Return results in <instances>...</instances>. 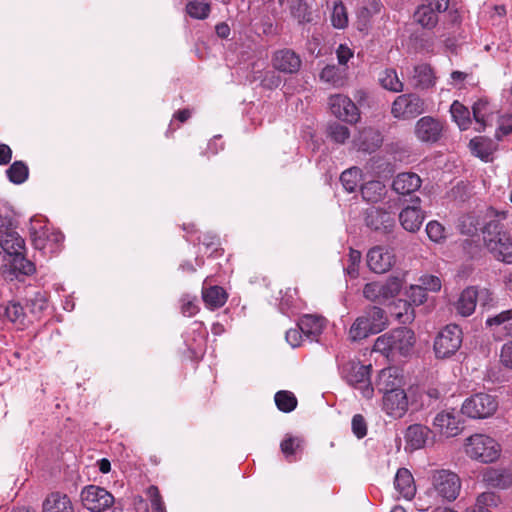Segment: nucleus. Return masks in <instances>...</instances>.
<instances>
[{"label":"nucleus","instance_id":"obj_4","mask_svg":"<svg viewBox=\"0 0 512 512\" xmlns=\"http://www.w3.org/2000/svg\"><path fill=\"white\" fill-rule=\"evenodd\" d=\"M483 239L485 246L495 259L512 264V241L509 235L502 231L499 223L489 222L484 227Z\"/></svg>","mask_w":512,"mask_h":512},{"label":"nucleus","instance_id":"obj_32","mask_svg":"<svg viewBox=\"0 0 512 512\" xmlns=\"http://www.w3.org/2000/svg\"><path fill=\"white\" fill-rule=\"evenodd\" d=\"M477 298L478 292L474 287L463 290L456 302L457 312L464 317L470 316L475 311Z\"/></svg>","mask_w":512,"mask_h":512},{"label":"nucleus","instance_id":"obj_61","mask_svg":"<svg viewBox=\"0 0 512 512\" xmlns=\"http://www.w3.org/2000/svg\"><path fill=\"white\" fill-rule=\"evenodd\" d=\"M512 134V116H502L499 119V126L496 131V137L501 139L502 136Z\"/></svg>","mask_w":512,"mask_h":512},{"label":"nucleus","instance_id":"obj_3","mask_svg":"<svg viewBox=\"0 0 512 512\" xmlns=\"http://www.w3.org/2000/svg\"><path fill=\"white\" fill-rule=\"evenodd\" d=\"M464 452L472 460L481 463L495 462L501 453L499 443L485 434H473L465 439Z\"/></svg>","mask_w":512,"mask_h":512},{"label":"nucleus","instance_id":"obj_11","mask_svg":"<svg viewBox=\"0 0 512 512\" xmlns=\"http://www.w3.org/2000/svg\"><path fill=\"white\" fill-rule=\"evenodd\" d=\"M81 500L88 510L103 512L113 505L114 496L102 487L88 485L81 491Z\"/></svg>","mask_w":512,"mask_h":512},{"label":"nucleus","instance_id":"obj_38","mask_svg":"<svg viewBox=\"0 0 512 512\" xmlns=\"http://www.w3.org/2000/svg\"><path fill=\"white\" fill-rule=\"evenodd\" d=\"M451 116L461 130H466L471 125V113L469 109L459 101H454L450 107Z\"/></svg>","mask_w":512,"mask_h":512},{"label":"nucleus","instance_id":"obj_51","mask_svg":"<svg viewBox=\"0 0 512 512\" xmlns=\"http://www.w3.org/2000/svg\"><path fill=\"white\" fill-rule=\"evenodd\" d=\"M373 350L385 355L386 357H394L391 332L379 336L373 345Z\"/></svg>","mask_w":512,"mask_h":512},{"label":"nucleus","instance_id":"obj_7","mask_svg":"<svg viewBox=\"0 0 512 512\" xmlns=\"http://www.w3.org/2000/svg\"><path fill=\"white\" fill-rule=\"evenodd\" d=\"M463 333L458 325L445 326L434 340V352L438 359H446L453 356L461 347Z\"/></svg>","mask_w":512,"mask_h":512},{"label":"nucleus","instance_id":"obj_1","mask_svg":"<svg viewBox=\"0 0 512 512\" xmlns=\"http://www.w3.org/2000/svg\"><path fill=\"white\" fill-rule=\"evenodd\" d=\"M0 247L5 254L1 269L6 278L12 280L19 275H31L35 272V265L23 255L25 242L17 231L8 229L1 233Z\"/></svg>","mask_w":512,"mask_h":512},{"label":"nucleus","instance_id":"obj_14","mask_svg":"<svg viewBox=\"0 0 512 512\" xmlns=\"http://www.w3.org/2000/svg\"><path fill=\"white\" fill-rule=\"evenodd\" d=\"M409 398L404 388L383 395L382 409L391 418L400 419L409 409Z\"/></svg>","mask_w":512,"mask_h":512},{"label":"nucleus","instance_id":"obj_56","mask_svg":"<svg viewBox=\"0 0 512 512\" xmlns=\"http://www.w3.org/2000/svg\"><path fill=\"white\" fill-rule=\"evenodd\" d=\"M396 306L404 309V312L395 313L396 318L401 323H409L414 319V310L410 303L407 301L398 300Z\"/></svg>","mask_w":512,"mask_h":512},{"label":"nucleus","instance_id":"obj_53","mask_svg":"<svg viewBox=\"0 0 512 512\" xmlns=\"http://www.w3.org/2000/svg\"><path fill=\"white\" fill-rule=\"evenodd\" d=\"M426 233L429 239L435 243H440L446 238L445 227L438 221H430L426 225Z\"/></svg>","mask_w":512,"mask_h":512},{"label":"nucleus","instance_id":"obj_41","mask_svg":"<svg viewBox=\"0 0 512 512\" xmlns=\"http://www.w3.org/2000/svg\"><path fill=\"white\" fill-rule=\"evenodd\" d=\"M499 498L493 492L480 494L473 506L466 509V512H490L489 507L497 506Z\"/></svg>","mask_w":512,"mask_h":512},{"label":"nucleus","instance_id":"obj_18","mask_svg":"<svg viewBox=\"0 0 512 512\" xmlns=\"http://www.w3.org/2000/svg\"><path fill=\"white\" fill-rule=\"evenodd\" d=\"M411 201L412 205L403 208L399 213V221L406 231L416 232L423 223L424 215L420 208V198L416 196Z\"/></svg>","mask_w":512,"mask_h":512},{"label":"nucleus","instance_id":"obj_28","mask_svg":"<svg viewBox=\"0 0 512 512\" xmlns=\"http://www.w3.org/2000/svg\"><path fill=\"white\" fill-rule=\"evenodd\" d=\"M43 512H74L72 502L66 494L51 493L43 502Z\"/></svg>","mask_w":512,"mask_h":512},{"label":"nucleus","instance_id":"obj_27","mask_svg":"<svg viewBox=\"0 0 512 512\" xmlns=\"http://www.w3.org/2000/svg\"><path fill=\"white\" fill-rule=\"evenodd\" d=\"M472 113L475 122L478 124L477 131H482L486 126L492 124L493 109L485 99H479L472 106Z\"/></svg>","mask_w":512,"mask_h":512},{"label":"nucleus","instance_id":"obj_62","mask_svg":"<svg viewBox=\"0 0 512 512\" xmlns=\"http://www.w3.org/2000/svg\"><path fill=\"white\" fill-rule=\"evenodd\" d=\"M500 362L504 367L512 369V341H509L502 346Z\"/></svg>","mask_w":512,"mask_h":512},{"label":"nucleus","instance_id":"obj_16","mask_svg":"<svg viewBox=\"0 0 512 512\" xmlns=\"http://www.w3.org/2000/svg\"><path fill=\"white\" fill-rule=\"evenodd\" d=\"M366 224L375 231L390 232L395 225L394 212L381 207H372L367 211Z\"/></svg>","mask_w":512,"mask_h":512},{"label":"nucleus","instance_id":"obj_63","mask_svg":"<svg viewBox=\"0 0 512 512\" xmlns=\"http://www.w3.org/2000/svg\"><path fill=\"white\" fill-rule=\"evenodd\" d=\"M302 337L303 333L299 329V326L297 325L296 328L290 329L286 332V341L291 345V347L296 348L301 345L302 343Z\"/></svg>","mask_w":512,"mask_h":512},{"label":"nucleus","instance_id":"obj_52","mask_svg":"<svg viewBox=\"0 0 512 512\" xmlns=\"http://www.w3.org/2000/svg\"><path fill=\"white\" fill-rule=\"evenodd\" d=\"M328 136L336 143L343 144L350 137V131L346 126L335 122L328 126Z\"/></svg>","mask_w":512,"mask_h":512},{"label":"nucleus","instance_id":"obj_36","mask_svg":"<svg viewBox=\"0 0 512 512\" xmlns=\"http://www.w3.org/2000/svg\"><path fill=\"white\" fill-rule=\"evenodd\" d=\"M413 80L416 87H432L435 84L434 72L429 65L419 64L414 68Z\"/></svg>","mask_w":512,"mask_h":512},{"label":"nucleus","instance_id":"obj_15","mask_svg":"<svg viewBox=\"0 0 512 512\" xmlns=\"http://www.w3.org/2000/svg\"><path fill=\"white\" fill-rule=\"evenodd\" d=\"M443 132L442 123L431 117H421L414 126V134L422 143H435L440 140Z\"/></svg>","mask_w":512,"mask_h":512},{"label":"nucleus","instance_id":"obj_55","mask_svg":"<svg viewBox=\"0 0 512 512\" xmlns=\"http://www.w3.org/2000/svg\"><path fill=\"white\" fill-rule=\"evenodd\" d=\"M406 296L410 303L419 306L426 300V292L423 290L422 285H411L406 291Z\"/></svg>","mask_w":512,"mask_h":512},{"label":"nucleus","instance_id":"obj_33","mask_svg":"<svg viewBox=\"0 0 512 512\" xmlns=\"http://www.w3.org/2000/svg\"><path fill=\"white\" fill-rule=\"evenodd\" d=\"M378 82L382 88L393 93L402 92L404 88L403 82L393 68H385L380 71L378 74Z\"/></svg>","mask_w":512,"mask_h":512},{"label":"nucleus","instance_id":"obj_45","mask_svg":"<svg viewBox=\"0 0 512 512\" xmlns=\"http://www.w3.org/2000/svg\"><path fill=\"white\" fill-rule=\"evenodd\" d=\"M277 408L285 413L293 411L297 406V399L290 391H278L274 397Z\"/></svg>","mask_w":512,"mask_h":512},{"label":"nucleus","instance_id":"obj_24","mask_svg":"<svg viewBox=\"0 0 512 512\" xmlns=\"http://www.w3.org/2000/svg\"><path fill=\"white\" fill-rule=\"evenodd\" d=\"M382 135L371 127L362 129L353 140L354 147L364 152H373L382 144Z\"/></svg>","mask_w":512,"mask_h":512},{"label":"nucleus","instance_id":"obj_25","mask_svg":"<svg viewBox=\"0 0 512 512\" xmlns=\"http://www.w3.org/2000/svg\"><path fill=\"white\" fill-rule=\"evenodd\" d=\"M485 324L494 333L512 337V309L504 310L497 315L488 317Z\"/></svg>","mask_w":512,"mask_h":512},{"label":"nucleus","instance_id":"obj_37","mask_svg":"<svg viewBox=\"0 0 512 512\" xmlns=\"http://www.w3.org/2000/svg\"><path fill=\"white\" fill-rule=\"evenodd\" d=\"M361 194L365 201L376 203L386 194V187L381 181H369L361 187Z\"/></svg>","mask_w":512,"mask_h":512},{"label":"nucleus","instance_id":"obj_47","mask_svg":"<svg viewBox=\"0 0 512 512\" xmlns=\"http://www.w3.org/2000/svg\"><path fill=\"white\" fill-rule=\"evenodd\" d=\"M302 447L303 439L292 435H287L280 444L281 452L289 461H291V457L301 450Z\"/></svg>","mask_w":512,"mask_h":512},{"label":"nucleus","instance_id":"obj_19","mask_svg":"<svg viewBox=\"0 0 512 512\" xmlns=\"http://www.w3.org/2000/svg\"><path fill=\"white\" fill-rule=\"evenodd\" d=\"M435 431L445 437H454L461 431L460 420L453 411L438 413L433 421Z\"/></svg>","mask_w":512,"mask_h":512},{"label":"nucleus","instance_id":"obj_34","mask_svg":"<svg viewBox=\"0 0 512 512\" xmlns=\"http://www.w3.org/2000/svg\"><path fill=\"white\" fill-rule=\"evenodd\" d=\"M414 21L424 29L431 30L438 23V13L425 4L420 5L413 15Z\"/></svg>","mask_w":512,"mask_h":512},{"label":"nucleus","instance_id":"obj_5","mask_svg":"<svg viewBox=\"0 0 512 512\" xmlns=\"http://www.w3.org/2000/svg\"><path fill=\"white\" fill-rule=\"evenodd\" d=\"M461 480L450 470H435L431 475V493L442 501H454L460 493Z\"/></svg>","mask_w":512,"mask_h":512},{"label":"nucleus","instance_id":"obj_17","mask_svg":"<svg viewBox=\"0 0 512 512\" xmlns=\"http://www.w3.org/2000/svg\"><path fill=\"white\" fill-rule=\"evenodd\" d=\"M405 380L401 371L396 367L382 369L377 377L376 387L380 393L386 395L404 388Z\"/></svg>","mask_w":512,"mask_h":512},{"label":"nucleus","instance_id":"obj_50","mask_svg":"<svg viewBox=\"0 0 512 512\" xmlns=\"http://www.w3.org/2000/svg\"><path fill=\"white\" fill-rule=\"evenodd\" d=\"M332 25L337 29H343L348 24L346 8L342 2H336L331 15Z\"/></svg>","mask_w":512,"mask_h":512},{"label":"nucleus","instance_id":"obj_20","mask_svg":"<svg viewBox=\"0 0 512 512\" xmlns=\"http://www.w3.org/2000/svg\"><path fill=\"white\" fill-rule=\"evenodd\" d=\"M273 67L283 73H296L301 67L300 57L290 49L275 52L272 59Z\"/></svg>","mask_w":512,"mask_h":512},{"label":"nucleus","instance_id":"obj_8","mask_svg":"<svg viewBox=\"0 0 512 512\" xmlns=\"http://www.w3.org/2000/svg\"><path fill=\"white\" fill-rule=\"evenodd\" d=\"M402 282V279L396 276L389 277L385 282H370L364 286L363 295L371 302L383 304L398 295Z\"/></svg>","mask_w":512,"mask_h":512},{"label":"nucleus","instance_id":"obj_54","mask_svg":"<svg viewBox=\"0 0 512 512\" xmlns=\"http://www.w3.org/2000/svg\"><path fill=\"white\" fill-rule=\"evenodd\" d=\"M146 494L150 500L152 512H166L164 502L156 486L152 485L148 487Z\"/></svg>","mask_w":512,"mask_h":512},{"label":"nucleus","instance_id":"obj_44","mask_svg":"<svg viewBox=\"0 0 512 512\" xmlns=\"http://www.w3.org/2000/svg\"><path fill=\"white\" fill-rule=\"evenodd\" d=\"M3 311L10 322L20 326L25 324L26 314L20 303L11 301L3 307Z\"/></svg>","mask_w":512,"mask_h":512},{"label":"nucleus","instance_id":"obj_60","mask_svg":"<svg viewBox=\"0 0 512 512\" xmlns=\"http://www.w3.org/2000/svg\"><path fill=\"white\" fill-rule=\"evenodd\" d=\"M352 431L357 438H363L367 433L366 422L362 415L356 414L352 418Z\"/></svg>","mask_w":512,"mask_h":512},{"label":"nucleus","instance_id":"obj_21","mask_svg":"<svg viewBox=\"0 0 512 512\" xmlns=\"http://www.w3.org/2000/svg\"><path fill=\"white\" fill-rule=\"evenodd\" d=\"M326 319L320 315L306 314L298 322L299 329L310 341H317L326 326Z\"/></svg>","mask_w":512,"mask_h":512},{"label":"nucleus","instance_id":"obj_2","mask_svg":"<svg viewBox=\"0 0 512 512\" xmlns=\"http://www.w3.org/2000/svg\"><path fill=\"white\" fill-rule=\"evenodd\" d=\"M30 234L36 249L44 254H57L64 241V235L47 225V219L43 216H34L30 221Z\"/></svg>","mask_w":512,"mask_h":512},{"label":"nucleus","instance_id":"obj_13","mask_svg":"<svg viewBox=\"0 0 512 512\" xmlns=\"http://www.w3.org/2000/svg\"><path fill=\"white\" fill-rule=\"evenodd\" d=\"M396 262V256L391 248L375 246L367 253V265L371 271L378 274L388 272Z\"/></svg>","mask_w":512,"mask_h":512},{"label":"nucleus","instance_id":"obj_23","mask_svg":"<svg viewBox=\"0 0 512 512\" xmlns=\"http://www.w3.org/2000/svg\"><path fill=\"white\" fill-rule=\"evenodd\" d=\"M391 340L394 357L396 355H408L415 342L414 333L408 328H399L391 331Z\"/></svg>","mask_w":512,"mask_h":512},{"label":"nucleus","instance_id":"obj_46","mask_svg":"<svg viewBox=\"0 0 512 512\" xmlns=\"http://www.w3.org/2000/svg\"><path fill=\"white\" fill-rule=\"evenodd\" d=\"M9 180L14 184H22L29 175L27 165L22 161H15L6 171Z\"/></svg>","mask_w":512,"mask_h":512},{"label":"nucleus","instance_id":"obj_49","mask_svg":"<svg viewBox=\"0 0 512 512\" xmlns=\"http://www.w3.org/2000/svg\"><path fill=\"white\" fill-rule=\"evenodd\" d=\"M187 14L198 20L206 19L210 13V5L199 1H190L186 5Z\"/></svg>","mask_w":512,"mask_h":512},{"label":"nucleus","instance_id":"obj_48","mask_svg":"<svg viewBox=\"0 0 512 512\" xmlns=\"http://www.w3.org/2000/svg\"><path fill=\"white\" fill-rule=\"evenodd\" d=\"M27 305L33 315L39 316L48 307L47 295L40 291L35 292L28 298Z\"/></svg>","mask_w":512,"mask_h":512},{"label":"nucleus","instance_id":"obj_43","mask_svg":"<svg viewBox=\"0 0 512 512\" xmlns=\"http://www.w3.org/2000/svg\"><path fill=\"white\" fill-rule=\"evenodd\" d=\"M365 316L372 326V333L377 334L386 328L387 318L383 309L376 306L371 307L366 311Z\"/></svg>","mask_w":512,"mask_h":512},{"label":"nucleus","instance_id":"obj_58","mask_svg":"<svg viewBox=\"0 0 512 512\" xmlns=\"http://www.w3.org/2000/svg\"><path fill=\"white\" fill-rule=\"evenodd\" d=\"M198 309L195 297L186 295L181 298V312L184 316L191 317L198 312Z\"/></svg>","mask_w":512,"mask_h":512},{"label":"nucleus","instance_id":"obj_12","mask_svg":"<svg viewBox=\"0 0 512 512\" xmlns=\"http://www.w3.org/2000/svg\"><path fill=\"white\" fill-rule=\"evenodd\" d=\"M328 105L331 113L338 119L355 124L360 119L359 109L346 95L334 94L329 97Z\"/></svg>","mask_w":512,"mask_h":512},{"label":"nucleus","instance_id":"obj_35","mask_svg":"<svg viewBox=\"0 0 512 512\" xmlns=\"http://www.w3.org/2000/svg\"><path fill=\"white\" fill-rule=\"evenodd\" d=\"M320 79L334 88H341L345 86L347 82L345 71L340 70L335 65H327L324 67L320 72Z\"/></svg>","mask_w":512,"mask_h":512},{"label":"nucleus","instance_id":"obj_57","mask_svg":"<svg viewBox=\"0 0 512 512\" xmlns=\"http://www.w3.org/2000/svg\"><path fill=\"white\" fill-rule=\"evenodd\" d=\"M419 285H422L423 290L437 292L441 289V281L434 275H423L419 279Z\"/></svg>","mask_w":512,"mask_h":512},{"label":"nucleus","instance_id":"obj_30","mask_svg":"<svg viewBox=\"0 0 512 512\" xmlns=\"http://www.w3.org/2000/svg\"><path fill=\"white\" fill-rule=\"evenodd\" d=\"M483 481L490 487L505 489L511 485L512 477L505 469L491 467L484 471Z\"/></svg>","mask_w":512,"mask_h":512},{"label":"nucleus","instance_id":"obj_42","mask_svg":"<svg viewBox=\"0 0 512 512\" xmlns=\"http://www.w3.org/2000/svg\"><path fill=\"white\" fill-rule=\"evenodd\" d=\"M362 180L361 170L357 167H351L344 172H342L340 176V181L348 192H354L359 186Z\"/></svg>","mask_w":512,"mask_h":512},{"label":"nucleus","instance_id":"obj_26","mask_svg":"<svg viewBox=\"0 0 512 512\" xmlns=\"http://www.w3.org/2000/svg\"><path fill=\"white\" fill-rule=\"evenodd\" d=\"M394 485L399 495L406 500H411L416 493L413 476L406 468H401L397 471Z\"/></svg>","mask_w":512,"mask_h":512},{"label":"nucleus","instance_id":"obj_22","mask_svg":"<svg viewBox=\"0 0 512 512\" xmlns=\"http://www.w3.org/2000/svg\"><path fill=\"white\" fill-rule=\"evenodd\" d=\"M422 185L421 178L413 172H402L395 176L392 189L399 195H411Z\"/></svg>","mask_w":512,"mask_h":512},{"label":"nucleus","instance_id":"obj_9","mask_svg":"<svg viewBox=\"0 0 512 512\" xmlns=\"http://www.w3.org/2000/svg\"><path fill=\"white\" fill-rule=\"evenodd\" d=\"M498 402L487 393H477L467 398L461 407V412L473 419L487 418L497 410Z\"/></svg>","mask_w":512,"mask_h":512},{"label":"nucleus","instance_id":"obj_40","mask_svg":"<svg viewBox=\"0 0 512 512\" xmlns=\"http://www.w3.org/2000/svg\"><path fill=\"white\" fill-rule=\"evenodd\" d=\"M469 147L473 155L484 161H488L493 152L492 142L484 137L473 138L469 143Z\"/></svg>","mask_w":512,"mask_h":512},{"label":"nucleus","instance_id":"obj_6","mask_svg":"<svg viewBox=\"0 0 512 512\" xmlns=\"http://www.w3.org/2000/svg\"><path fill=\"white\" fill-rule=\"evenodd\" d=\"M370 371V365L366 366L351 361L343 365L341 374L345 381L359 390L364 398L371 399L374 395V388L370 381Z\"/></svg>","mask_w":512,"mask_h":512},{"label":"nucleus","instance_id":"obj_10","mask_svg":"<svg viewBox=\"0 0 512 512\" xmlns=\"http://www.w3.org/2000/svg\"><path fill=\"white\" fill-rule=\"evenodd\" d=\"M425 111L424 101L415 94H402L391 105V114L398 120H409Z\"/></svg>","mask_w":512,"mask_h":512},{"label":"nucleus","instance_id":"obj_31","mask_svg":"<svg viewBox=\"0 0 512 512\" xmlns=\"http://www.w3.org/2000/svg\"><path fill=\"white\" fill-rule=\"evenodd\" d=\"M430 429L421 424H414L408 427L405 439L407 444L413 449H421L425 446L430 436Z\"/></svg>","mask_w":512,"mask_h":512},{"label":"nucleus","instance_id":"obj_29","mask_svg":"<svg viewBox=\"0 0 512 512\" xmlns=\"http://www.w3.org/2000/svg\"><path fill=\"white\" fill-rule=\"evenodd\" d=\"M202 298L205 305L210 309L222 307L227 301V293L220 286L207 287V282H204L202 288Z\"/></svg>","mask_w":512,"mask_h":512},{"label":"nucleus","instance_id":"obj_59","mask_svg":"<svg viewBox=\"0 0 512 512\" xmlns=\"http://www.w3.org/2000/svg\"><path fill=\"white\" fill-rule=\"evenodd\" d=\"M361 261V253L357 250L350 249L349 252V262L350 264L347 266L346 271L351 277L358 276V265Z\"/></svg>","mask_w":512,"mask_h":512},{"label":"nucleus","instance_id":"obj_64","mask_svg":"<svg viewBox=\"0 0 512 512\" xmlns=\"http://www.w3.org/2000/svg\"><path fill=\"white\" fill-rule=\"evenodd\" d=\"M337 59L339 64L345 65L351 57H353V51L347 45H339L336 50Z\"/></svg>","mask_w":512,"mask_h":512},{"label":"nucleus","instance_id":"obj_39","mask_svg":"<svg viewBox=\"0 0 512 512\" xmlns=\"http://www.w3.org/2000/svg\"><path fill=\"white\" fill-rule=\"evenodd\" d=\"M372 333V326L365 315L358 317L349 330V338L357 341L368 337Z\"/></svg>","mask_w":512,"mask_h":512}]
</instances>
